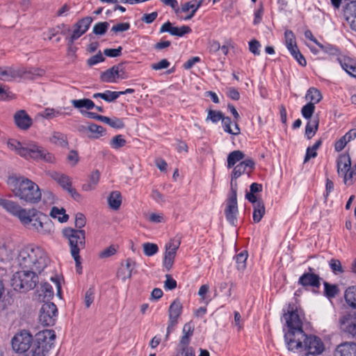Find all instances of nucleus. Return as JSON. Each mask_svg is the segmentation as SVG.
I'll use <instances>...</instances> for the list:
<instances>
[{
    "mask_svg": "<svg viewBox=\"0 0 356 356\" xmlns=\"http://www.w3.org/2000/svg\"><path fill=\"white\" fill-rule=\"evenodd\" d=\"M102 122L106 123L115 129H122L124 127L122 120L118 118H110L108 117L104 116Z\"/></svg>",
    "mask_w": 356,
    "mask_h": 356,
    "instance_id": "47",
    "label": "nucleus"
},
{
    "mask_svg": "<svg viewBox=\"0 0 356 356\" xmlns=\"http://www.w3.org/2000/svg\"><path fill=\"white\" fill-rule=\"evenodd\" d=\"M17 261L22 269L40 274L50 264V259L41 247L30 245L19 251Z\"/></svg>",
    "mask_w": 356,
    "mask_h": 356,
    "instance_id": "2",
    "label": "nucleus"
},
{
    "mask_svg": "<svg viewBox=\"0 0 356 356\" xmlns=\"http://www.w3.org/2000/svg\"><path fill=\"white\" fill-rule=\"evenodd\" d=\"M166 280L164 282V288L167 290H172L177 287V282L170 275H165Z\"/></svg>",
    "mask_w": 356,
    "mask_h": 356,
    "instance_id": "60",
    "label": "nucleus"
},
{
    "mask_svg": "<svg viewBox=\"0 0 356 356\" xmlns=\"http://www.w3.org/2000/svg\"><path fill=\"white\" fill-rule=\"evenodd\" d=\"M251 203L253 204V221L255 223L259 222L261 220L266 212L264 203L262 200H257V202Z\"/></svg>",
    "mask_w": 356,
    "mask_h": 356,
    "instance_id": "28",
    "label": "nucleus"
},
{
    "mask_svg": "<svg viewBox=\"0 0 356 356\" xmlns=\"http://www.w3.org/2000/svg\"><path fill=\"white\" fill-rule=\"evenodd\" d=\"M321 144L322 140L319 139L313 145V146L307 147L304 163L308 162L311 159L315 158L317 156L316 151L320 147Z\"/></svg>",
    "mask_w": 356,
    "mask_h": 356,
    "instance_id": "43",
    "label": "nucleus"
},
{
    "mask_svg": "<svg viewBox=\"0 0 356 356\" xmlns=\"http://www.w3.org/2000/svg\"><path fill=\"white\" fill-rule=\"evenodd\" d=\"M126 145V140L122 135H118L112 138L111 145L114 149H119Z\"/></svg>",
    "mask_w": 356,
    "mask_h": 356,
    "instance_id": "55",
    "label": "nucleus"
},
{
    "mask_svg": "<svg viewBox=\"0 0 356 356\" xmlns=\"http://www.w3.org/2000/svg\"><path fill=\"white\" fill-rule=\"evenodd\" d=\"M255 168V162L252 159H246L236 165L231 174V188L237 190L236 179L242 175L250 177Z\"/></svg>",
    "mask_w": 356,
    "mask_h": 356,
    "instance_id": "8",
    "label": "nucleus"
},
{
    "mask_svg": "<svg viewBox=\"0 0 356 356\" xmlns=\"http://www.w3.org/2000/svg\"><path fill=\"white\" fill-rule=\"evenodd\" d=\"M37 274L32 270L23 269L13 275L11 285L15 291L20 292L33 289L38 282Z\"/></svg>",
    "mask_w": 356,
    "mask_h": 356,
    "instance_id": "6",
    "label": "nucleus"
},
{
    "mask_svg": "<svg viewBox=\"0 0 356 356\" xmlns=\"http://www.w3.org/2000/svg\"><path fill=\"white\" fill-rule=\"evenodd\" d=\"M60 114V112L58 111H56L54 108H47L44 109L41 113L40 115L42 118H47V119H52L54 118L57 117Z\"/></svg>",
    "mask_w": 356,
    "mask_h": 356,
    "instance_id": "57",
    "label": "nucleus"
},
{
    "mask_svg": "<svg viewBox=\"0 0 356 356\" xmlns=\"http://www.w3.org/2000/svg\"><path fill=\"white\" fill-rule=\"evenodd\" d=\"M203 0H200L199 1L196 0H193L187 3H185L181 6V11L184 13H186L191 11L190 14L185 17L186 20L191 19L198 10V8L202 6Z\"/></svg>",
    "mask_w": 356,
    "mask_h": 356,
    "instance_id": "29",
    "label": "nucleus"
},
{
    "mask_svg": "<svg viewBox=\"0 0 356 356\" xmlns=\"http://www.w3.org/2000/svg\"><path fill=\"white\" fill-rule=\"evenodd\" d=\"M50 216L54 218H58V221L60 222H65L68 220V216L65 214V209H59L56 207H52Z\"/></svg>",
    "mask_w": 356,
    "mask_h": 356,
    "instance_id": "45",
    "label": "nucleus"
},
{
    "mask_svg": "<svg viewBox=\"0 0 356 356\" xmlns=\"http://www.w3.org/2000/svg\"><path fill=\"white\" fill-rule=\"evenodd\" d=\"M248 257V252L245 250L236 254L235 259L236 268L238 270L243 271L246 268V261Z\"/></svg>",
    "mask_w": 356,
    "mask_h": 356,
    "instance_id": "44",
    "label": "nucleus"
},
{
    "mask_svg": "<svg viewBox=\"0 0 356 356\" xmlns=\"http://www.w3.org/2000/svg\"><path fill=\"white\" fill-rule=\"evenodd\" d=\"M35 209H22L21 207L17 211L15 216L18 217L21 222L26 227L27 225L31 222L30 220L33 217H34V213H35Z\"/></svg>",
    "mask_w": 356,
    "mask_h": 356,
    "instance_id": "31",
    "label": "nucleus"
},
{
    "mask_svg": "<svg viewBox=\"0 0 356 356\" xmlns=\"http://www.w3.org/2000/svg\"><path fill=\"white\" fill-rule=\"evenodd\" d=\"M339 325L340 330L348 335H356V314L347 312L339 318Z\"/></svg>",
    "mask_w": 356,
    "mask_h": 356,
    "instance_id": "15",
    "label": "nucleus"
},
{
    "mask_svg": "<svg viewBox=\"0 0 356 356\" xmlns=\"http://www.w3.org/2000/svg\"><path fill=\"white\" fill-rule=\"evenodd\" d=\"M32 341V335L29 332L21 331L13 337L12 348L16 353H24L31 348Z\"/></svg>",
    "mask_w": 356,
    "mask_h": 356,
    "instance_id": "13",
    "label": "nucleus"
},
{
    "mask_svg": "<svg viewBox=\"0 0 356 356\" xmlns=\"http://www.w3.org/2000/svg\"><path fill=\"white\" fill-rule=\"evenodd\" d=\"M283 318L288 327L284 339L288 349L293 352L305 351L306 355H316L324 350L321 339L307 334L303 330L304 314L293 303H289L283 310Z\"/></svg>",
    "mask_w": 356,
    "mask_h": 356,
    "instance_id": "1",
    "label": "nucleus"
},
{
    "mask_svg": "<svg viewBox=\"0 0 356 356\" xmlns=\"http://www.w3.org/2000/svg\"><path fill=\"white\" fill-rule=\"evenodd\" d=\"M92 20L91 17L88 16L79 20L75 24L74 29L70 38L71 42L77 40L88 30Z\"/></svg>",
    "mask_w": 356,
    "mask_h": 356,
    "instance_id": "19",
    "label": "nucleus"
},
{
    "mask_svg": "<svg viewBox=\"0 0 356 356\" xmlns=\"http://www.w3.org/2000/svg\"><path fill=\"white\" fill-rule=\"evenodd\" d=\"M49 141L55 145L62 147H65L68 145L67 136L59 131H53L49 138Z\"/></svg>",
    "mask_w": 356,
    "mask_h": 356,
    "instance_id": "35",
    "label": "nucleus"
},
{
    "mask_svg": "<svg viewBox=\"0 0 356 356\" xmlns=\"http://www.w3.org/2000/svg\"><path fill=\"white\" fill-rule=\"evenodd\" d=\"M337 60L342 70L346 71L348 74L353 77L356 78V63L349 57L338 58Z\"/></svg>",
    "mask_w": 356,
    "mask_h": 356,
    "instance_id": "24",
    "label": "nucleus"
},
{
    "mask_svg": "<svg viewBox=\"0 0 356 356\" xmlns=\"http://www.w3.org/2000/svg\"><path fill=\"white\" fill-rule=\"evenodd\" d=\"M262 191V185L258 183H252L250 186V192H248L245 194V198L250 202H254L257 200H261V198L257 195V193H259Z\"/></svg>",
    "mask_w": 356,
    "mask_h": 356,
    "instance_id": "33",
    "label": "nucleus"
},
{
    "mask_svg": "<svg viewBox=\"0 0 356 356\" xmlns=\"http://www.w3.org/2000/svg\"><path fill=\"white\" fill-rule=\"evenodd\" d=\"M261 44L257 40H252L249 42V49L254 55H259Z\"/></svg>",
    "mask_w": 356,
    "mask_h": 356,
    "instance_id": "61",
    "label": "nucleus"
},
{
    "mask_svg": "<svg viewBox=\"0 0 356 356\" xmlns=\"http://www.w3.org/2000/svg\"><path fill=\"white\" fill-rule=\"evenodd\" d=\"M11 248L3 241H0V260H7L10 257Z\"/></svg>",
    "mask_w": 356,
    "mask_h": 356,
    "instance_id": "48",
    "label": "nucleus"
},
{
    "mask_svg": "<svg viewBox=\"0 0 356 356\" xmlns=\"http://www.w3.org/2000/svg\"><path fill=\"white\" fill-rule=\"evenodd\" d=\"M136 267V262L131 259H127L126 260L125 266H122V268L118 273V276L121 277L123 281L127 279H130L132 275L133 270Z\"/></svg>",
    "mask_w": 356,
    "mask_h": 356,
    "instance_id": "25",
    "label": "nucleus"
},
{
    "mask_svg": "<svg viewBox=\"0 0 356 356\" xmlns=\"http://www.w3.org/2000/svg\"><path fill=\"white\" fill-rule=\"evenodd\" d=\"M58 314V309L53 302H44L39 312V321L44 326L54 325Z\"/></svg>",
    "mask_w": 356,
    "mask_h": 356,
    "instance_id": "11",
    "label": "nucleus"
},
{
    "mask_svg": "<svg viewBox=\"0 0 356 356\" xmlns=\"http://www.w3.org/2000/svg\"><path fill=\"white\" fill-rule=\"evenodd\" d=\"M284 37L286 46L291 55L300 65L305 66L307 64L306 60L297 47L296 37L293 31L286 30L284 33Z\"/></svg>",
    "mask_w": 356,
    "mask_h": 356,
    "instance_id": "14",
    "label": "nucleus"
},
{
    "mask_svg": "<svg viewBox=\"0 0 356 356\" xmlns=\"http://www.w3.org/2000/svg\"><path fill=\"white\" fill-rule=\"evenodd\" d=\"M319 119L318 116L310 119L305 127V136L311 139L316 134L318 128Z\"/></svg>",
    "mask_w": 356,
    "mask_h": 356,
    "instance_id": "37",
    "label": "nucleus"
},
{
    "mask_svg": "<svg viewBox=\"0 0 356 356\" xmlns=\"http://www.w3.org/2000/svg\"><path fill=\"white\" fill-rule=\"evenodd\" d=\"M63 234L68 241L71 255L79 267L80 264L79 252L86 247V232L83 229L66 227L63 229Z\"/></svg>",
    "mask_w": 356,
    "mask_h": 356,
    "instance_id": "4",
    "label": "nucleus"
},
{
    "mask_svg": "<svg viewBox=\"0 0 356 356\" xmlns=\"http://www.w3.org/2000/svg\"><path fill=\"white\" fill-rule=\"evenodd\" d=\"M51 177L65 190L68 191L72 187L71 179L63 174L54 172L51 174Z\"/></svg>",
    "mask_w": 356,
    "mask_h": 356,
    "instance_id": "32",
    "label": "nucleus"
},
{
    "mask_svg": "<svg viewBox=\"0 0 356 356\" xmlns=\"http://www.w3.org/2000/svg\"><path fill=\"white\" fill-rule=\"evenodd\" d=\"M14 120L17 126L23 130H27L33 124L31 118L24 110H19L16 112L14 115Z\"/></svg>",
    "mask_w": 356,
    "mask_h": 356,
    "instance_id": "21",
    "label": "nucleus"
},
{
    "mask_svg": "<svg viewBox=\"0 0 356 356\" xmlns=\"http://www.w3.org/2000/svg\"><path fill=\"white\" fill-rule=\"evenodd\" d=\"M67 160L72 166H74L79 161V155L77 152L74 150L70 151L67 156Z\"/></svg>",
    "mask_w": 356,
    "mask_h": 356,
    "instance_id": "64",
    "label": "nucleus"
},
{
    "mask_svg": "<svg viewBox=\"0 0 356 356\" xmlns=\"http://www.w3.org/2000/svg\"><path fill=\"white\" fill-rule=\"evenodd\" d=\"M238 213L237 190L236 188H231V193L226 200L225 214L227 220L232 225H236Z\"/></svg>",
    "mask_w": 356,
    "mask_h": 356,
    "instance_id": "10",
    "label": "nucleus"
},
{
    "mask_svg": "<svg viewBox=\"0 0 356 356\" xmlns=\"http://www.w3.org/2000/svg\"><path fill=\"white\" fill-rule=\"evenodd\" d=\"M234 286V284L231 282L230 284L222 282L218 284V288L221 293H224V296L227 298L228 301L229 302V298L232 296V289Z\"/></svg>",
    "mask_w": 356,
    "mask_h": 356,
    "instance_id": "49",
    "label": "nucleus"
},
{
    "mask_svg": "<svg viewBox=\"0 0 356 356\" xmlns=\"http://www.w3.org/2000/svg\"><path fill=\"white\" fill-rule=\"evenodd\" d=\"M86 225V218L83 214L78 213L75 216V227L76 229H81Z\"/></svg>",
    "mask_w": 356,
    "mask_h": 356,
    "instance_id": "62",
    "label": "nucleus"
},
{
    "mask_svg": "<svg viewBox=\"0 0 356 356\" xmlns=\"http://www.w3.org/2000/svg\"><path fill=\"white\" fill-rule=\"evenodd\" d=\"M7 145L10 149L15 151L19 156L29 159V143L24 147L17 140L10 139Z\"/></svg>",
    "mask_w": 356,
    "mask_h": 356,
    "instance_id": "27",
    "label": "nucleus"
},
{
    "mask_svg": "<svg viewBox=\"0 0 356 356\" xmlns=\"http://www.w3.org/2000/svg\"><path fill=\"white\" fill-rule=\"evenodd\" d=\"M245 154L241 150H234L230 152L227 156V168H234L236 163L243 161Z\"/></svg>",
    "mask_w": 356,
    "mask_h": 356,
    "instance_id": "36",
    "label": "nucleus"
},
{
    "mask_svg": "<svg viewBox=\"0 0 356 356\" xmlns=\"http://www.w3.org/2000/svg\"><path fill=\"white\" fill-rule=\"evenodd\" d=\"M193 332L194 325L193 323L191 322L185 323L182 329V336L178 345L182 356H195L193 348L188 346Z\"/></svg>",
    "mask_w": 356,
    "mask_h": 356,
    "instance_id": "9",
    "label": "nucleus"
},
{
    "mask_svg": "<svg viewBox=\"0 0 356 356\" xmlns=\"http://www.w3.org/2000/svg\"><path fill=\"white\" fill-rule=\"evenodd\" d=\"M179 238H172L165 245V252L163 261V266L169 270L174 264L177 250L180 245Z\"/></svg>",
    "mask_w": 356,
    "mask_h": 356,
    "instance_id": "16",
    "label": "nucleus"
},
{
    "mask_svg": "<svg viewBox=\"0 0 356 356\" xmlns=\"http://www.w3.org/2000/svg\"><path fill=\"white\" fill-rule=\"evenodd\" d=\"M222 118L223 113L221 111L209 110L208 112L207 120H210L212 122L216 123L221 120Z\"/></svg>",
    "mask_w": 356,
    "mask_h": 356,
    "instance_id": "54",
    "label": "nucleus"
},
{
    "mask_svg": "<svg viewBox=\"0 0 356 356\" xmlns=\"http://www.w3.org/2000/svg\"><path fill=\"white\" fill-rule=\"evenodd\" d=\"M344 298L350 308L356 309V285L346 289L344 292Z\"/></svg>",
    "mask_w": 356,
    "mask_h": 356,
    "instance_id": "34",
    "label": "nucleus"
},
{
    "mask_svg": "<svg viewBox=\"0 0 356 356\" xmlns=\"http://www.w3.org/2000/svg\"><path fill=\"white\" fill-rule=\"evenodd\" d=\"M315 111V105L312 103H307L301 109L302 115L307 120L312 119V117Z\"/></svg>",
    "mask_w": 356,
    "mask_h": 356,
    "instance_id": "50",
    "label": "nucleus"
},
{
    "mask_svg": "<svg viewBox=\"0 0 356 356\" xmlns=\"http://www.w3.org/2000/svg\"><path fill=\"white\" fill-rule=\"evenodd\" d=\"M88 129L91 134H95L92 137L96 138L102 136L105 132V129L103 127L96 124H90Z\"/></svg>",
    "mask_w": 356,
    "mask_h": 356,
    "instance_id": "52",
    "label": "nucleus"
},
{
    "mask_svg": "<svg viewBox=\"0 0 356 356\" xmlns=\"http://www.w3.org/2000/svg\"><path fill=\"white\" fill-rule=\"evenodd\" d=\"M306 99L309 100V103H312L314 105L318 103L322 99V95L318 90L315 88H310L306 94Z\"/></svg>",
    "mask_w": 356,
    "mask_h": 356,
    "instance_id": "42",
    "label": "nucleus"
},
{
    "mask_svg": "<svg viewBox=\"0 0 356 356\" xmlns=\"http://www.w3.org/2000/svg\"><path fill=\"white\" fill-rule=\"evenodd\" d=\"M56 334L53 330H44L36 334V343L33 344L26 356H45L54 345Z\"/></svg>",
    "mask_w": 356,
    "mask_h": 356,
    "instance_id": "5",
    "label": "nucleus"
},
{
    "mask_svg": "<svg viewBox=\"0 0 356 356\" xmlns=\"http://www.w3.org/2000/svg\"><path fill=\"white\" fill-rule=\"evenodd\" d=\"M182 305L179 300H175L171 305H170L168 309V316L169 320H170V323L177 324L178 318L181 316L182 312Z\"/></svg>",
    "mask_w": 356,
    "mask_h": 356,
    "instance_id": "23",
    "label": "nucleus"
},
{
    "mask_svg": "<svg viewBox=\"0 0 356 356\" xmlns=\"http://www.w3.org/2000/svg\"><path fill=\"white\" fill-rule=\"evenodd\" d=\"M8 184L14 195L26 202L37 203L42 197L39 186L24 177H10Z\"/></svg>",
    "mask_w": 356,
    "mask_h": 356,
    "instance_id": "3",
    "label": "nucleus"
},
{
    "mask_svg": "<svg viewBox=\"0 0 356 356\" xmlns=\"http://www.w3.org/2000/svg\"><path fill=\"white\" fill-rule=\"evenodd\" d=\"M118 97H119V93H118V92L106 90L104 92L103 99L108 102H111L115 101Z\"/></svg>",
    "mask_w": 356,
    "mask_h": 356,
    "instance_id": "58",
    "label": "nucleus"
},
{
    "mask_svg": "<svg viewBox=\"0 0 356 356\" xmlns=\"http://www.w3.org/2000/svg\"><path fill=\"white\" fill-rule=\"evenodd\" d=\"M226 95L227 96L233 99V100H238L240 99V93L237 89L234 87H229L226 89Z\"/></svg>",
    "mask_w": 356,
    "mask_h": 356,
    "instance_id": "59",
    "label": "nucleus"
},
{
    "mask_svg": "<svg viewBox=\"0 0 356 356\" xmlns=\"http://www.w3.org/2000/svg\"><path fill=\"white\" fill-rule=\"evenodd\" d=\"M108 203L109 207L118 210L122 204V197L119 191H113L108 197Z\"/></svg>",
    "mask_w": 356,
    "mask_h": 356,
    "instance_id": "39",
    "label": "nucleus"
},
{
    "mask_svg": "<svg viewBox=\"0 0 356 356\" xmlns=\"http://www.w3.org/2000/svg\"><path fill=\"white\" fill-rule=\"evenodd\" d=\"M39 296L43 297V299L47 300L51 299L54 296V291L51 284L47 282L42 284Z\"/></svg>",
    "mask_w": 356,
    "mask_h": 356,
    "instance_id": "46",
    "label": "nucleus"
},
{
    "mask_svg": "<svg viewBox=\"0 0 356 356\" xmlns=\"http://www.w3.org/2000/svg\"><path fill=\"white\" fill-rule=\"evenodd\" d=\"M30 221L26 227L29 229L36 231L42 235L49 234L53 232L54 226L51 221L38 211Z\"/></svg>",
    "mask_w": 356,
    "mask_h": 356,
    "instance_id": "7",
    "label": "nucleus"
},
{
    "mask_svg": "<svg viewBox=\"0 0 356 356\" xmlns=\"http://www.w3.org/2000/svg\"><path fill=\"white\" fill-rule=\"evenodd\" d=\"M109 24L107 22H98L93 26L92 32L95 35H102L106 33Z\"/></svg>",
    "mask_w": 356,
    "mask_h": 356,
    "instance_id": "51",
    "label": "nucleus"
},
{
    "mask_svg": "<svg viewBox=\"0 0 356 356\" xmlns=\"http://www.w3.org/2000/svg\"><path fill=\"white\" fill-rule=\"evenodd\" d=\"M100 178V173L98 170L93 171L89 178L88 184H85L82 186V188L84 191H88L95 188Z\"/></svg>",
    "mask_w": 356,
    "mask_h": 356,
    "instance_id": "40",
    "label": "nucleus"
},
{
    "mask_svg": "<svg viewBox=\"0 0 356 356\" xmlns=\"http://www.w3.org/2000/svg\"><path fill=\"white\" fill-rule=\"evenodd\" d=\"M159 32L161 33L168 32L172 35L182 37L185 34L191 33V29L185 25L181 27L173 26L172 23L168 21L161 26Z\"/></svg>",
    "mask_w": 356,
    "mask_h": 356,
    "instance_id": "20",
    "label": "nucleus"
},
{
    "mask_svg": "<svg viewBox=\"0 0 356 356\" xmlns=\"http://www.w3.org/2000/svg\"><path fill=\"white\" fill-rule=\"evenodd\" d=\"M335 356H356V343H345L335 350Z\"/></svg>",
    "mask_w": 356,
    "mask_h": 356,
    "instance_id": "26",
    "label": "nucleus"
},
{
    "mask_svg": "<svg viewBox=\"0 0 356 356\" xmlns=\"http://www.w3.org/2000/svg\"><path fill=\"white\" fill-rule=\"evenodd\" d=\"M221 120H222L224 131L225 132H227L230 134H234V135H238L240 134V129H239L238 125L236 122H235L234 130H232L231 129L232 120H231L230 118L225 117L223 115V118H222Z\"/></svg>",
    "mask_w": 356,
    "mask_h": 356,
    "instance_id": "41",
    "label": "nucleus"
},
{
    "mask_svg": "<svg viewBox=\"0 0 356 356\" xmlns=\"http://www.w3.org/2000/svg\"><path fill=\"white\" fill-rule=\"evenodd\" d=\"M71 104L73 106L83 113L82 108L90 110L95 108L94 102L90 99H72Z\"/></svg>",
    "mask_w": 356,
    "mask_h": 356,
    "instance_id": "38",
    "label": "nucleus"
},
{
    "mask_svg": "<svg viewBox=\"0 0 356 356\" xmlns=\"http://www.w3.org/2000/svg\"><path fill=\"white\" fill-rule=\"evenodd\" d=\"M116 252V249L114 246L111 245L108 248L103 250L99 254V257L102 259L108 258Z\"/></svg>",
    "mask_w": 356,
    "mask_h": 356,
    "instance_id": "63",
    "label": "nucleus"
},
{
    "mask_svg": "<svg viewBox=\"0 0 356 356\" xmlns=\"http://www.w3.org/2000/svg\"><path fill=\"white\" fill-rule=\"evenodd\" d=\"M25 74L22 67L10 66L0 67V80L3 81H12L17 78H21Z\"/></svg>",
    "mask_w": 356,
    "mask_h": 356,
    "instance_id": "18",
    "label": "nucleus"
},
{
    "mask_svg": "<svg viewBox=\"0 0 356 356\" xmlns=\"http://www.w3.org/2000/svg\"><path fill=\"white\" fill-rule=\"evenodd\" d=\"M122 71V65H114L102 73L101 80L106 83H115L116 82V79L121 76L120 72Z\"/></svg>",
    "mask_w": 356,
    "mask_h": 356,
    "instance_id": "22",
    "label": "nucleus"
},
{
    "mask_svg": "<svg viewBox=\"0 0 356 356\" xmlns=\"http://www.w3.org/2000/svg\"><path fill=\"white\" fill-rule=\"evenodd\" d=\"M143 251L146 256H153L159 251V248L156 244L151 243H145L143 244Z\"/></svg>",
    "mask_w": 356,
    "mask_h": 356,
    "instance_id": "53",
    "label": "nucleus"
},
{
    "mask_svg": "<svg viewBox=\"0 0 356 356\" xmlns=\"http://www.w3.org/2000/svg\"><path fill=\"white\" fill-rule=\"evenodd\" d=\"M356 138V129H352L335 143V150H342L346 145Z\"/></svg>",
    "mask_w": 356,
    "mask_h": 356,
    "instance_id": "30",
    "label": "nucleus"
},
{
    "mask_svg": "<svg viewBox=\"0 0 356 356\" xmlns=\"http://www.w3.org/2000/svg\"><path fill=\"white\" fill-rule=\"evenodd\" d=\"M298 284L307 289L311 287L316 293L321 286V277L313 273H305L300 277Z\"/></svg>",
    "mask_w": 356,
    "mask_h": 356,
    "instance_id": "17",
    "label": "nucleus"
},
{
    "mask_svg": "<svg viewBox=\"0 0 356 356\" xmlns=\"http://www.w3.org/2000/svg\"><path fill=\"white\" fill-rule=\"evenodd\" d=\"M95 299V290L93 288H90L85 294L84 302L87 308L90 307Z\"/></svg>",
    "mask_w": 356,
    "mask_h": 356,
    "instance_id": "56",
    "label": "nucleus"
},
{
    "mask_svg": "<svg viewBox=\"0 0 356 356\" xmlns=\"http://www.w3.org/2000/svg\"><path fill=\"white\" fill-rule=\"evenodd\" d=\"M29 159L37 161L41 160L49 163H54L56 161V158L53 154L34 142L29 143Z\"/></svg>",
    "mask_w": 356,
    "mask_h": 356,
    "instance_id": "12",
    "label": "nucleus"
}]
</instances>
